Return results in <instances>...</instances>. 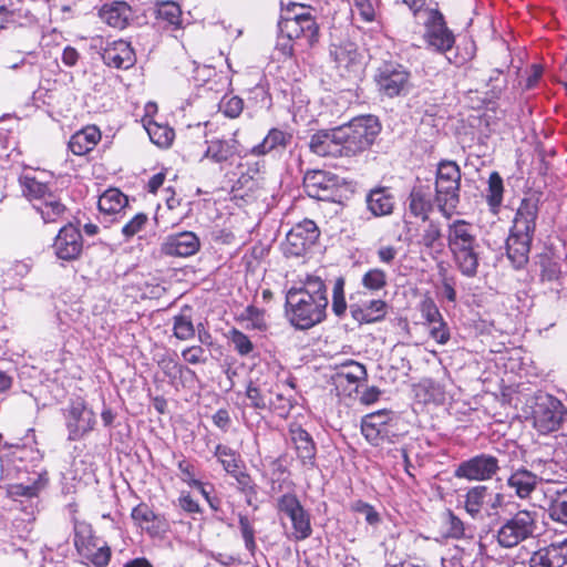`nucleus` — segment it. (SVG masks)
Segmentation results:
<instances>
[{"mask_svg": "<svg viewBox=\"0 0 567 567\" xmlns=\"http://www.w3.org/2000/svg\"><path fill=\"white\" fill-rule=\"evenodd\" d=\"M444 524L449 537L460 539L465 535L464 523L450 509L445 513Z\"/></svg>", "mask_w": 567, "mask_h": 567, "instance_id": "nucleus-52", "label": "nucleus"}, {"mask_svg": "<svg viewBox=\"0 0 567 567\" xmlns=\"http://www.w3.org/2000/svg\"><path fill=\"white\" fill-rule=\"evenodd\" d=\"M529 566L530 567H557L556 564L553 560L551 555L547 550L546 547L539 548L536 550L530 559H529Z\"/></svg>", "mask_w": 567, "mask_h": 567, "instance_id": "nucleus-60", "label": "nucleus"}, {"mask_svg": "<svg viewBox=\"0 0 567 567\" xmlns=\"http://www.w3.org/2000/svg\"><path fill=\"white\" fill-rule=\"evenodd\" d=\"M19 184L23 196H25L32 203V205L42 200L52 192L48 184L42 183L35 177L29 175L20 176Z\"/></svg>", "mask_w": 567, "mask_h": 567, "instance_id": "nucleus-35", "label": "nucleus"}, {"mask_svg": "<svg viewBox=\"0 0 567 567\" xmlns=\"http://www.w3.org/2000/svg\"><path fill=\"white\" fill-rule=\"evenodd\" d=\"M282 17L278 23L279 40L278 47L284 54L291 55L293 45L311 48L319 40V25L309 12H300Z\"/></svg>", "mask_w": 567, "mask_h": 567, "instance_id": "nucleus-3", "label": "nucleus"}, {"mask_svg": "<svg viewBox=\"0 0 567 567\" xmlns=\"http://www.w3.org/2000/svg\"><path fill=\"white\" fill-rule=\"evenodd\" d=\"M145 130L151 141L159 147H168L174 140V131L166 125L150 122Z\"/></svg>", "mask_w": 567, "mask_h": 567, "instance_id": "nucleus-42", "label": "nucleus"}, {"mask_svg": "<svg viewBox=\"0 0 567 567\" xmlns=\"http://www.w3.org/2000/svg\"><path fill=\"white\" fill-rule=\"evenodd\" d=\"M348 309V305L344 297V279L339 277L336 279L332 289V303L331 310L338 318H342Z\"/></svg>", "mask_w": 567, "mask_h": 567, "instance_id": "nucleus-45", "label": "nucleus"}, {"mask_svg": "<svg viewBox=\"0 0 567 567\" xmlns=\"http://www.w3.org/2000/svg\"><path fill=\"white\" fill-rule=\"evenodd\" d=\"M230 339L236 351L240 355H247L254 349L252 342L249 340V338L239 330H233Z\"/></svg>", "mask_w": 567, "mask_h": 567, "instance_id": "nucleus-57", "label": "nucleus"}, {"mask_svg": "<svg viewBox=\"0 0 567 567\" xmlns=\"http://www.w3.org/2000/svg\"><path fill=\"white\" fill-rule=\"evenodd\" d=\"M538 513L519 509L506 518L496 533V540L502 548H514L519 544L535 538L538 534Z\"/></svg>", "mask_w": 567, "mask_h": 567, "instance_id": "nucleus-6", "label": "nucleus"}, {"mask_svg": "<svg viewBox=\"0 0 567 567\" xmlns=\"http://www.w3.org/2000/svg\"><path fill=\"white\" fill-rule=\"evenodd\" d=\"M319 237V229L315 221L305 219L295 225L286 236L285 251L290 256H302L312 247Z\"/></svg>", "mask_w": 567, "mask_h": 567, "instance_id": "nucleus-14", "label": "nucleus"}, {"mask_svg": "<svg viewBox=\"0 0 567 567\" xmlns=\"http://www.w3.org/2000/svg\"><path fill=\"white\" fill-rule=\"evenodd\" d=\"M291 441L295 445L297 457L306 470L317 467V447L311 435L300 425H292L289 429Z\"/></svg>", "mask_w": 567, "mask_h": 567, "instance_id": "nucleus-22", "label": "nucleus"}, {"mask_svg": "<svg viewBox=\"0 0 567 567\" xmlns=\"http://www.w3.org/2000/svg\"><path fill=\"white\" fill-rule=\"evenodd\" d=\"M303 188L311 198L338 202L342 196V179L327 171H310L303 177Z\"/></svg>", "mask_w": 567, "mask_h": 567, "instance_id": "nucleus-8", "label": "nucleus"}, {"mask_svg": "<svg viewBox=\"0 0 567 567\" xmlns=\"http://www.w3.org/2000/svg\"><path fill=\"white\" fill-rule=\"evenodd\" d=\"M374 82L380 94L393 99L409 93L411 73L398 62L385 61L377 69Z\"/></svg>", "mask_w": 567, "mask_h": 567, "instance_id": "nucleus-7", "label": "nucleus"}, {"mask_svg": "<svg viewBox=\"0 0 567 567\" xmlns=\"http://www.w3.org/2000/svg\"><path fill=\"white\" fill-rule=\"evenodd\" d=\"M200 248V240L193 231H181L167 236L161 245L162 254L171 257H189Z\"/></svg>", "mask_w": 567, "mask_h": 567, "instance_id": "nucleus-18", "label": "nucleus"}, {"mask_svg": "<svg viewBox=\"0 0 567 567\" xmlns=\"http://www.w3.org/2000/svg\"><path fill=\"white\" fill-rule=\"evenodd\" d=\"M33 208L40 214L44 224L59 223L68 210L59 195L53 192L34 203Z\"/></svg>", "mask_w": 567, "mask_h": 567, "instance_id": "nucleus-28", "label": "nucleus"}, {"mask_svg": "<svg viewBox=\"0 0 567 567\" xmlns=\"http://www.w3.org/2000/svg\"><path fill=\"white\" fill-rule=\"evenodd\" d=\"M361 432L363 436L373 445H378L380 441L384 439H390L391 435H394L392 431H383L372 425L371 422L367 420H362L361 423Z\"/></svg>", "mask_w": 567, "mask_h": 567, "instance_id": "nucleus-51", "label": "nucleus"}, {"mask_svg": "<svg viewBox=\"0 0 567 567\" xmlns=\"http://www.w3.org/2000/svg\"><path fill=\"white\" fill-rule=\"evenodd\" d=\"M381 131L378 118L365 115L353 118L348 124L337 127V142L341 156H355L368 150Z\"/></svg>", "mask_w": 567, "mask_h": 567, "instance_id": "nucleus-4", "label": "nucleus"}, {"mask_svg": "<svg viewBox=\"0 0 567 567\" xmlns=\"http://www.w3.org/2000/svg\"><path fill=\"white\" fill-rule=\"evenodd\" d=\"M101 58L111 68L127 70L136 62V56L131 44L124 40L107 42L102 49Z\"/></svg>", "mask_w": 567, "mask_h": 567, "instance_id": "nucleus-20", "label": "nucleus"}, {"mask_svg": "<svg viewBox=\"0 0 567 567\" xmlns=\"http://www.w3.org/2000/svg\"><path fill=\"white\" fill-rule=\"evenodd\" d=\"M127 197L116 188L107 189L99 199V208L106 214L120 213L127 205Z\"/></svg>", "mask_w": 567, "mask_h": 567, "instance_id": "nucleus-38", "label": "nucleus"}, {"mask_svg": "<svg viewBox=\"0 0 567 567\" xmlns=\"http://www.w3.org/2000/svg\"><path fill=\"white\" fill-rule=\"evenodd\" d=\"M238 525L246 549L254 554L257 545L255 542V528L251 520L246 515L240 514L238 517Z\"/></svg>", "mask_w": 567, "mask_h": 567, "instance_id": "nucleus-47", "label": "nucleus"}, {"mask_svg": "<svg viewBox=\"0 0 567 567\" xmlns=\"http://www.w3.org/2000/svg\"><path fill=\"white\" fill-rule=\"evenodd\" d=\"M533 238L509 234L506 241L507 257L515 268L524 267L528 261Z\"/></svg>", "mask_w": 567, "mask_h": 567, "instance_id": "nucleus-31", "label": "nucleus"}, {"mask_svg": "<svg viewBox=\"0 0 567 567\" xmlns=\"http://www.w3.org/2000/svg\"><path fill=\"white\" fill-rule=\"evenodd\" d=\"M271 390L266 383L249 381L246 388V396L250 401V406L256 410H267L269 408V395Z\"/></svg>", "mask_w": 567, "mask_h": 567, "instance_id": "nucleus-37", "label": "nucleus"}, {"mask_svg": "<svg viewBox=\"0 0 567 567\" xmlns=\"http://www.w3.org/2000/svg\"><path fill=\"white\" fill-rule=\"evenodd\" d=\"M173 334L182 341H187L195 337V326L190 316L185 313V310L173 318Z\"/></svg>", "mask_w": 567, "mask_h": 567, "instance_id": "nucleus-40", "label": "nucleus"}, {"mask_svg": "<svg viewBox=\"0 0 567 567\" xmlns=\"http://www.w3.org/2000/svg\"><path fill=\"white\" fill-rule=\"evenodd\" d=\"M95 423L93 411L86 409L82 401L72 402L68 409L66 426L69 439L72 441L81 439L90 432Z\"/></svg>", "mask_w": 567, "mask_h": 567, "instance_id": "nucleus-19", "label": "nucleus"}, {"mask_svg": "<svg viewBox=\"0 0 567 567\" xmlns=\"http://www.w3.org/2000/svg\"><path fill=\"white\" fill-rule=\"evenodd\" d=\"M268 399L270 404L267 410H272L281 417H286L293 406L291 399L286 398L281 393L274 394L271 392Z\"/></svg>", "mask_w": 567, "mask_h": 567, "instance_id": "nucleus-50", "label": "nucleus"}, {"mask_svg": "<svg viewBox=\"0 0 567 567\" xmlns=\"http://www.w3.org/2000/svg\"><path fill=\"white\" fill-rule=\"evenodd\" d=\"M27 473L29 474L27 482L8 485L7 494L9 497L13 499H17L18 497L33 498L47 487L49 483V475L44 467Z\"/></svg>", "mask_w": 567, "mask_h": 567, "instance_id": "nucleus-21", "label": "nucleus"}, {"mask_svg": "<svg viewBox=\"0 0 567 567\" xmlns=\"http://www.w3.org/2000/svg\"><path fill=\"white\" fill-rule=\"evenodd\" d=\"M349 310L352 319L360 326L383 320L388 313V303L381 299H370L365 292L350 297Z\"/></svg>", "mask_w": 567, "mask_h": 567, "instance_id": "nucleus-13", "label": "nucleus"}, {"mask_svg": "<svg viewBox=\"0 0 567 567\" xmlns=\"http://www.w3.org/2000/svg\"><path fill=\"white\" fill-rule=\"evenodd\" d=\"M489 488L485 485H476L471 487L465 494L464 507L467 514L473 518H477L487 504Z\"/></svg>", "mask_w": 567, "mask_h": 567, "instance_id": "nucleus-34", "label": "nucleus"}, {"mask_svg": "<svg viewBox=\"0 0 567 567\" xmlns=\"http://www.w3.org/2000/svg\"><path fill=\"white\" fill-rule=\"evenodd\" d=\"M79 554L96 567H105L111 558V549L107 546L96 547L94 544L86 546Z\"/></svg>", "mask_w": 567, "mask_h": 567, "instance_id": "nucleus-43", "label": "nucleus"}, {"mask_svg": "<svg viewBox=\"0 0 567 567\" xmlns=\"http://www.w3.org/2000/svg\"><path fill=\"white\" fill-rule=\"evenodd\" d=\"M328 303L324 280L307 275L300 286L291 287L286 293V318L296 329L308 330L326 319Z\"/></svg>", "mask_w": 567, "mask_h": 567, "instance_id": "nucleus-1", "label": "nucleus"}, {"mask_svg": "<svg viewBox=\"0 0 567 567\" xmlns=\"http://www.w3.org/2000/svg\"><path fill=\"white\" fill-rule=\"evenodd\" d=\"M92 544V528L85 523L76 522L74 524V546L78 553L82 551Z\"/></svg>", "mask_w": 567, "mask_h": 567, "instance_id": "nucleus-48", "label": "nucleus"}, {"mask_svg": "<svg viewBox=\"0 0 567 567\" xmlns=\"http://www.w3.org/2000/svg\"><path fill=\"white\" fill-rule=\"evenodd\" d=\"M368 372L365 367L354 360H347L340 365L336 367V372L332 374V383L337 388H349V390H357L359 382L365 381Z\"/></svg>", "mask_w": 567, "mask_h": 567, "instance_id": "nucleus-23", "label": "nucleus"}, {"mask_svg": "<svg viewBox=\"0 0 567 567\" xmlns=\"http://www.w3.org/2000/svg\"><path fill=\"white\" fill-rule=\"evenodd\" d=\"M52 249L54 255L65 261L78 259L83 250L81 231L73 224L64 225L54 238Z\"/></svg>", "mask_w": 567, "mask_h": 567, "instance_id": "nucleus-16", "label": "nucleus"}, {"mask_svg": "<svg viewBox=\"0 0 567 567\" xmlns=\"http://www.w3.org/2000/svg\"><path fill=\"white\" fill-rule=\"evenodd\" d=\"M156 19L177 28L181 24L182 10L174 1H162L156 4Z\"/></svg>", "mask_w": 567, "mask_h": 567, "instance_id": "nucleus-39", "label": "nucleus"}, {"mask_svg": "<svg viewBox=\"0 0 567 567\" xmlns=\"http://www.w3.org/2000/svg\"><path fill=\"white\" fill-rule=\"evenodd\" d=\"M539 204L540 195L537 193H533L522 199L511 228V234L522 236L523 238L534 237Z\"/></svg>", "mask_w": 567, "mask_h": 567, "instance_id": "nucleus-15", "label": "nucleus"}, {"mask_svg": "<svg viewBox=\"0 0 567 567\" xmlns=\"http://www.w3.org/2000/svg\"><path fill=\"white\" fill-rule=\"evenodd\" d=\"M100 140V131L95 126H87L71 136L69 148L74 155L82 156L92 151Z\"/></svg>", "mask_w": 567, "mask_h": 567, "instance_id": "nucleus-30", "label": "nucleus"}, {"mask_svg": "<svg viewBox=\"0 0 567 567\" xmlns=\"http://www.w3.org/2000/svg\"><path fill=\"white\" fill-rule=\"evenodd\" d=\"M215 456L221 463L224 470L229 474H236L238 466L237 453L226 445L218 444L215 449Z\"/></svg>", "mask_w": 567, "mask_h": 567, "instance_id": "nucleus-44", "label": "nucleus"}, {"mask_svg": "<svg viewBox=\"0 0 567 567\" xmlns=\"http://www.w3.org/2000/svg\"><path fill=\"white\" fill-rule=\"evenodd\" d=\"M331 54L338 65L343 68H349L359 56V53L352 43L334 47Z\"/></svg>", "mask_w": 567, "mask_h": 567, "instance_id": "nucleus-46", "label": "nucleus"}, {"mask_svg": "<svg viewBox=\"0 0 567 567\" xmlns=\"http://www.w3.org/2000/svg\"><path fill=\"white\" fill-rule=\"evenodd\" d=\"M420 311L429 324H436L443 318L434 300L430 297L421 301Z\"/></svg>", "mask_w": 567, "mask_h": 567, "instance_id": "nucleus-53", "label": "nucleus"}, {"mask_svg": "<svg viewBox=\"0 0 567 567\" xmlns=\"http://www.w3.org/2000/svg\"><path fill=\"white\" fill-rule=\"evenodd\" d=\"M545 499L549 519L567 526V487L548 488Z\"/></svg>", "mask_w": 567, "mask_h": 567, "instance_id": "nucleus-25", "label": "nucleus"}, {"mask_svg": "<svg viewBox=\"0 0 567 567\" xmlns=\"http://www.w3.org/2000/svg\"><path fill=\"white\" fill-rule=\"evenodd\" d=\"M290 141V135L278 128H271L261 143L251 148V154L260 156L278 147L285 148Z\"/></svg>", "mask_w": 567, "mask_h": 567, "instance_id": "nucleus-36", "label": "nucleus"}, {"mask_svg": "<svg viewBox=\"0 0 567 567\" xmlns=\"http://www.w3.org/2000/svg\"><path fill=\"white\" fill-rule=\"evenodd\" d=\"M147 216L143 213L136 214L128 223H126L123 228L122 233L126 238L133 237L135 234H137L146 224Z\"/></svg>", "mask_w": 567, "mask_h": 567, "instance_id": "nucleus-59", "label": "nucleus"}, {"mask_svg": "<svg viewBox=\"0 0 567 567\" xmlns=\"http://www.w3.org/2000/svg\"><path fill=\"white\" fill-rule=\"evenodd\" d=\"M557 567L567 565V538L546 546Z\"/></svg>", "mask_w": 567, "mask_h": 567, "instance_id": "nucleus-55", "label": "nucleus"}, {"mask_svg": "<svg viewBox=\"0 0 567 567\" xmlns=\"http://www.w3.org/2000/svg\"><path fill=\"white\" fill-rule=\"evenodd\" d=\"M424 41L429 49L439 53H446L454 43L455 37L447 28L444 16L439 9H425Z\"/></svg>", "mask_w": 567, "mask_h": 567, "instance_id": "nucleus-10", "label": "nucleus"}, {"mask_svg": "<svg viewBox=\"0 0 567 567\" xmlns=\"http://www.w3.org/2000/svg\"><path fill=\"white\" fill-rule=\"evenodd\" d=\"M554 480V475L547 471L537 475L525 467H519L508 476L506 484L518 498L526 499L534 493L538 482H553Z\"/></svg>", "mask_w": 567, "mask_h": 567, "instance_id": "nucleus-17", "label": "nucleus"}, {"mask_svg": "<svg viewBox=\"0 0 567 567\" xmlns=\"http://www.w3.org/2000/svg\"><path fill=\"white\" fill-rule=\"evenodd\" d=\"M237 152V141L230 140H212L205 152V157L214 161L215 163H223L231 158Z\"/></svg>", "mask_w": 567, "mask_h": 567, "instance_id": "nucleus-33", "label": "nucleus"}, {"mask_svg": "<svg viewBox=\"0 0 567 567\" xmlns=\"http://www.w3.org/2000/svg\"><path fill=\"white\" fill-rule=\"evenodd\" d=\"M131 516L133 520L151 536H158L167 529L165 518L155 514L153 509L144 503L134 507Z\"/></svg>", "mask_w": 567, "mask_h": 567, "instance_id": "nucleus-24", "label": "nucleus"}, {"mask_svg": "<svg viewBox=\"0 0 567 567\" xmlns=\"http://www.w3.org/2000/svg\"><path fill=\"white\" fill-rule=\"evenodd\" d=\"M499 471V461L491 454H478L457 465L454 476L468 481H488Z\"/></svg>", "mask_w": 567, "mask_h": 567, "instance_id": "nucleus-12", "label": "nucleus"}, {"mask_svg": "<svg viewBox=\"0 0 567 567\" xmlns=\"http://www.w3.org/2000/svg\"><path fill=\"white\" fill-rule=\"evenodd\" d=\"M220 109L227 117L236 118L243 112L244 102L239 96L225 97L221 101Z\"/></svg>", "mask_w": 567, "mask_h": 567, "instance_id": "nucleus-56", "label": "nucleus"}, {"mask_svg": "<svg viewBox=\"0 0 567 567\" xmlns=\"http://www.w3.org/2000/svg\"><path fill=\"white\" fill-rule=\"evenodd\" d=\"M364 420L371 422L373 426L383 430L391 431V422L393 421V414H389L385 411H379L375 413L368 414Z\"/></svg>", "mask_w": 567, "mask_h": 567, "instance_id": "nucleus-58", "label": "nucleus"}, {"mask_svg": "<svg viewBox=\"0 0 567 567\" xmlns=\"http://www.w3.org/2000/svg\"><path fill=\"white\" fill-rule=\"evenodd\" d=\"M367 205L373 216H386L393 212L394 198L386 188H377L368 194Z\"/></svg>", "mask_w": 567, "mask_h": 567, "instance_id": "nucleus-32", "label": "nucleus"}, {"mask_svg": "<svg viewBox=\"0 0 567 567\" xmlns=\"http://www.w3.org/2000/svg\"><path fill=\"white\" fill-rule=\"evenodd\" d=\"M461 169L453 161L437 165L434 203L445 218H451L460 204Z\"/></svg>", "mask_w": 567, "mask_h": 567, "instance_id": "nucleus-5", "label": "nucleus"}, {"mask_svg": "<svg viewBox=\"0 0 567 567\" xmlns=\"http://www.w3.org/2000/svg\"><path fill=\"white\" fill-rule=\"evenodd\" d=\"M181 471V478L190 487H199L200 481L195 478L194 466L186 460H181L177 464Z\"/></svg>", "mask_w": 567, "mask_h": 567, "instance_id": "nucleus-61", "label": "nucleus"}, {"mask_svg": "<svg viewBox=\"0 0 567 567\" xmlns=\"http://www.w3.org/2000/svg\"><path fill=\"white\" fill-rule=\"evenodd\" d=\"M336 137L337 127L319 131L311 136L309 147L319 156H341L340 144Z\"/></svg>", "mask_w": 567, "mask_h": 567, "instance_id": "nucleus-26", "label": "nucleus"}, {"mask_svg": "<svg viewBox=\"0 0 567 567\" xmlns=\"http://www.w3.org/2000/svg\"><path fill=\"white\" fill-rule=\"evenodd\" d=\"M430 329V336L432 339H434L440 344H445L450 340V329L444 321L443 318H441L440 321L436 322V324H431Z\"/></svg>", "mask_w": 567, "mask_h": 567, "instance_id": "nucleus-62", "label": "nucleus"}, {"mask_svg": "<svg viewBox=\"0 0 567 567\" xmlns=\"http://www.w3.org/2000/svg\"><path fill=\"white\" fill-rule=\"evenodd\" d=\"M566 409L555 396L544 393L536 396L533 410L535 427L543 434L557 431L564 421Z\"/></svg>", "mask_w": 567, "mask_h": 567, "instance_id": "nucleus-9", "label": "nucleus"}, {"mask_svg": "<svg viewBox=\"0 0 567 567\" xmlns=\"http://www.w3.org/2000/svg\"><path fill=\"white\" fill-rule=\"evenodd\" d=\"M205 350L200 346H192L182 351L183 359L190 364L205 363Z\"/></svg>", "mask_w": 567, "mask_h": 567, "instance_id": "nucleus-64", "label": "nucleus"}, {"mask_svg": "<svg viewBox=\"0 0 567 567\" xmlns=\"http://www.w3.org/2000/svg\"><path fill=\"white\" fill-rule=\"evenodd\" d=\"M503 179L497 172H493L488 178V189L486 195L487 204L493 213H497L503 202Z\"/></svg>", "mask_w": 567, "mask_h": 567, "instance_id": "nucleus-41", "label": "nucleus"}, {"mask_svg": "<svg viewBox=\"0 0 567 567\" xmlns=\"http://www.w3.org/2000/svg\"><path fill=\"white\" fill-rule=\"evenodd\" d=\"M441 237L442 233L440 225L431 220L423 230L420 243L426 248H433L435 243H437L441 239Z\"/></svg>", "mask_w": 567, "mask_h": 567, "instance_id": "nucleus-54", "label": "nucleus"}, {"mask_svg": "<svg viewBox=\"0 0 567 567\" xmlns=\"http://www.w3.org/2000/svg\"><path fill=\"white\" fill-rule=\"evenodd\" d=\"M446 231L447 247L456 267L463 276L475 277L480 265V244L474 227L463 219H457L447 225Z\"/></svg>", "mask_w": 567, "mask_h": 567, "instance_id": "nucleus-2", "label": "nucleus"}, {"mask_svg": "<svg viewBox=\"0 0 567 567\" xmlns=\"http://www.w3.org/2000/svg\"><path fill=\"white\" fill-rule=\"evenodd\" d=\"M277 509L279 514H284L290 519L295 540H305L311 536L310 514L303 508L295 494L281 495L277 499Z\"/></svg>", "mask_w": 567, "mask_h": 567, "instance_id": "nucleus-11", "label": "nucleus"}, {"mask_svg": "<svg viewBox=\"0 0 567 567\" xmlns=\"http://www.w3.org/2000/svg\"><path fill=\"white\" fill-rule=\"evenodd\" d=\"M133 12L131 7L124 1H114L105 3L100 10L101 19L110 27L124 29L132 19Z\"/></svg>", "mask_w": 567, "mask_h": 567, "instance_id": "nucleus-27", "label": "nucleus"}, {"mask_svg": "<svg viewBox=\"0 0 567 567\" xmlns=\"http://www.w3.org/2000/svg\"><path fill=\"white\" fill-rule=\"evenodd\" d=\"M362 285L370 290H380L386 286V275L379 268L370 269L363 275Z\"/></svg>", "mask_w": 567, "mask_h": 567, "instance_id": "nucleus-49", "label": "nucleus"}, {"mask_svg": "<svg viewBox=\"0 0 567 567\" xmlns=\"http://www.w3.org/2000/svg\"><path fill=\"white\" fill-rule=\"evenodd\" d=\"M560 266L558 262L545 258L542 260V279L547 281L557 280L560 276Z\"/></svg>", "mask_w": 567, "mask_h": 567, "instance_id": "nucleus-63", "label": "nucleus"}, {"mask_svg": "<svg viewBox=\"0 0 567 567\" xmlns=\"http://www.w3.org/2000/svg\"><path fill=\"white\" fill-rule=\"evenodd\" d=\"M433 205L429 187L420 185L412 188L409 196V210L413 216L426 221Z\"/></svg>", "mask_w": 567, "mask_h": 567, "instance_id": "nucleus-29", "label": "nucleus"}]
</instances>
